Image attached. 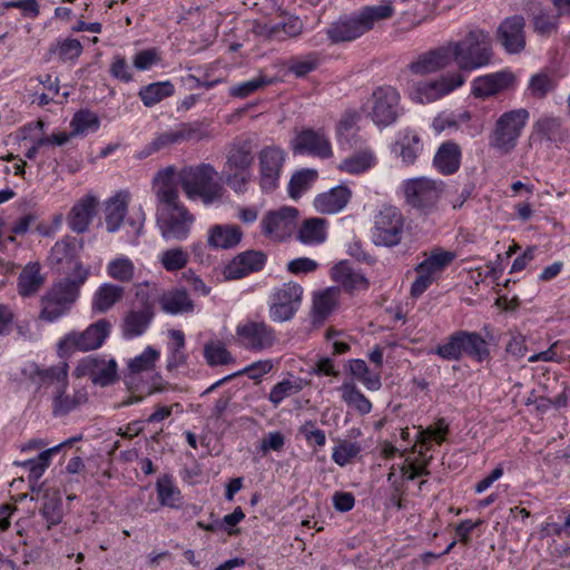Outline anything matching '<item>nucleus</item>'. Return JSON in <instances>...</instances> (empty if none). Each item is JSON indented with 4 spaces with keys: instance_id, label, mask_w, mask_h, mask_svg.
<instances>
[{
    "instance_id": "4c0bfd02",
    "label": "nucleus",
    "mask_w": 570,
    "mask_h": 570,
    "mask_svg": "<svg viewBox=\"0 0 570 570\" xmlns=\"http://www.w3.org/2000/svg\"><path fill=\"white\" fill-rule=\"evenodd\" d=\"M80 439L81 436L70 438L52 448L41 451L38 456L23 461L19 464L29 470L31 478L39 479L46 469L50 465L51 459L55 454H57L61 449L66 446H71L76 441Z\"/></svg>"
},
{
    "instance_id": "393cba45",
    "label": "nucleus",
    "mask_w": 570,
    "mask_h": 570,
    "mask_svg": "<svg viewBox=\"0 0 570 570\" xmlns=\"http://www.w3.org/2000/svg\"><path fill=\"white\" fill-rule=\"evenodd\" d=\"M154 307L146 302L140 308H130L122 318L120 330L122 337L132 340L141 336L154 320Z\"/></svg>"
},
{
    "instance_id": "5701e85b",
    "label": "nucleus",
    "mask_w": 570,
    "mask_h": 570,
    "mask_svg": "<svg viewBox=\"0 0 570 570\" xmlns=\"http://www.w3.org/2000/svg\"><path fill=\"white\" fill-rule=\"evenodd\" d=\"M497 39L508 53H520L525 48V19L521 14L507 17L497 29Z\"/></svg>"
},
{
    "instance_id": "1a4fd4ad",
    "label": "nucleus",
    "mask_w": 570,
    "mask_h": 570,
    "mask_svg": "<svg viewBox=\"0 0 570 570\" xmlns=\"http://www.w3.org/2000/svg\"><path fill=\"white\" fill-rule=\"evenodd\" d=\"M79 295L77 285L70 282H57L41 296L39 320L55 323L67 316Z\"/></svg>"
},
{
    "instance_id": "f704fd0d",
    "label": "nucleus",
    "mask_w": 570,
    "mask_h": 570,
    "mask_svg": "<svg viewBox=\"0 0 570 570\" xmlns=\"http://www.w3.org/2000/svg\"><path fill=\"white\" fill-rule=\"evenodd\" d=\"M68 387L52 390V414L63 416L75 411L87 402V393L83 390H76L72 394L67 393Z\"/></svg>"
},
{
    "instance_id": "e433bc0d",
    "label": "nucleus",
    "mask_w": 570,
    "mask_h": 570,
    "mask_svg": "<svg viewBox=\"0 0 570 570\" xmlns=\"http://www.w3.org/2000/svg\"><path fill=\"white\" fill-rule=\"evenodd\" d=\"M46 282L45 275L41 274L39 263H29L21 271L18 277V293L22 297H31L36 295Z\"/></svg>"
},
{
    "instance_id": "774afa93",
    "label": "nucleus",
    "mask_w": 570,
    "mask_h": 570,
    "mask_svg": "<svg viewBox=\"0 0 570 570\" xmlns=\"http://www.w3.org/2000/svg\"><path fill=\"white\" fill-rule=\"evenodd\" d=\"M110 75L122 82H130L132 80L131 68L126 58L120 55L114 57L110 66Z\"/></svg>"
},
{
    "instance_id": "473e14b6",
    "label": "nucleus",
    "mask_w": 570,
    "mask_h": 570,
    "mask_svg": "<svg viewBox=\"0 0 570 570\" xmlns=\"http://www.w3.org/2000/svg\"><path fill=\"white\" fill-rule=\"evenodd\" d=\"M243 237L237 225H214L208 229L207 244L213 249H229L236 247Z\"/></svg>"
},
{
    "instance_id": "052dcab7",
    "label": "nucleus",
    "mask_w": 570,
    "mask_h": 570,
    "mask_svg": "<svg viewBox=\"0 0 570 570\" xmlns=\"http://www.w3.org/2000/svg\"><path fill=\"white\" fill-rule=\"evenodd\" d=\"M188 258V253L181 247L166 249L159 255V262L167 272H176L185 268Z\"/></svg>"
},
{
    "instance_id": "680f3d73",
    "label": "nucleus",
    "mask_w": 570,
    "mask_h": 570,
    "mask_svg": "<svg viewBox=\"0 0 570 570\" xmlns=\"http://www.w3.org/2000/svg\"><path fill=\"white\" fill-rule=\"evenodd\" d=\"M362 446L357 442L341 441L333 448L332 460L340 466L351 463L361 452Z\"/></svg>"
},
{
    "instance_id": "72a5a7b5",
    "label": "nucleus",
    "mask_w": 570,
    "mask_h": 570,
    "mask_svg": "<svg viewBox=\"0 0 570 570\" xmlns=\"http://www.w3.org/2000/svg\"><path fill=\"white\" fill-rule=\"evenodd\" d=\"M351 190L345 186H336L316 196L314 206L322 214H335L341 212L350 202Z\"/></svg>"
},
{
    "instance_id": "a211bd4d",
    "label": "nucleus",
    "mask_w": 570,
    "mask_h": 570,
    "mask_svg": "<svg viewBox=\"0 0 570 570\" xmlns=\"http://www.w3.org/2000/svg\"><path fill=\"white\" fill-rule=\"evenodd\" d=\"M465 82L461 72H453L433 80H424L414 83L411 96L421 104H430L449 95Z\"/></svg>"
},
{
    "instance_id": "b1692460",
    "label": "nucleus",
    "mask_w": 570,
    "mask_h": 570,
    "mask_svg": "<svg viewBox=\"0 0 570 570\" xmlns=\"http://www.w3.org/2000/svg\"><path fill=\"white\" fill-rule=\"evenodd\" d=\"M451 49L448 43L420 55L409 65L413 75L424 76L446 68L452 62Z\"/></svg>"
},
{
    "instance_id": "9b49d317",
    "label": "nucleus",
    "mask_w": 570,
    "mask_h": 570,
    "mask_svg": "<svg viewBox=\"0 0 570 570\" xmlns=\"http://www.w3.org/2000/svg\"><path fill=\"white\" fill-rule=\"evenodd\" d=\"M405 218L400 208L384 205L374 216L371 230L372 242L376 246L394 247L403 238Z\"/></svg>"
},
{
    "instance_id": "f3484780",
    "label": "nucleus",
    "mask_w": 570,
    "mask_h": 570,
    "mask_svg": "<svg viewBox=\"0 0 570 570\" xmlns=\"http://www.w3.org/2000/svg\"><path fill=\"white\" fill-rule=\"evenodd\" d=\"M287 154L276 145L264 146L257 154L258 183L263 191H274L279 184Z\"/></svg>"
},
{
    "instance_id": "39448f33",
    "label": "nucleus",
    "mask_w": 570,
    "mask_h": 570,
    "mask_svg": "<svg viewBox=\"0 0 570 570\" xmlns=\"http://www.w3.org/2000/svg\"><path fill=\"white\" fill-rule=\"evenodd\" d=\"M452 61L462 71H473L491 63L493 59L492 39L488 31L471 29L463 39L449 41Z\"/></svg>"
},
{
    "instance_id": "f8f14e48",
    "label": "nucleus",
    "mask_w": 570,
    "mask_h": 570,
    "mask_svg": "<svg viewBox=\"0 0 570 570\" xmlns=\"http://www.w3.org/2000/svg\"><path fill=\"white\" fill-rule=\"evenodd\" d=\"M368 116L377 127L393 125L404 112L401 95L392 86L377 87L370 99Z\"/></svg>"
},
{
    "instance_id": "338daca9",
    "label": "nucleus",
    "mask_w": 570,
    "mask_h": 570,
    "mask_svg": "<svg viewBox=\"0 0 570 570\" xmlns=\"http://www.w3.org/2000/svg\"><path fill=\"white\" fill-rule=\"evenodd\" d=\"M274 364L272 360H261L253 362L240 371L233 373L234 377L239 375H247L252 380H259L265 374L269 373Z\"/></svg>"
},
{
    "instance_id": "4d7b16f0",
    "label": "nucleus",
    "mask_w": 570,
    "mask_h": 570,
    "mask_svg": "<svg viewBox=\"0 0 570 570\" xmlns=\"http://www.w3.org/2000/svg\"><path fill=\"white\" fill-rule=\"evenodd\" d=\"M273 82L272 78L259 75L250 80L233 85L229 88L228 94L232 97L244 99Z\"/></svg>"
},
{
    "instance_id": "4be33fe9",
    "label": "nucleus",
    "mask_w": 570,
    "mask_h": 570,
    "mask_svg": "<svg viewBox=\"0 0 570 570\" xmlns=\"http://www.w3.org/2000/svg\"><path fill=\"white\" fill-rule=\"evenodd\" d=\"M298 212L294 207H283L276 212H268L261 222L262 232L273 239H285L296 228Z\"/></svg>"
},
{
    "instance_id": "bb28decb",
    "label": "nucleus",
    "mask_w": 570,
    "mask_h": 570,
    "mask_svg": "<svg viewBox=\"0 0 570 570\" xmlns=\"http://www.w3.org/2000/svg\"><path fill=\"white\" fill-rule=\"evenodd\" d=\"M513 82L514 76L510 71L488 73L472 81V94L478 98H488L510 88Z\"/></svg>"
},
{
    "instance_id": "20e7f679",
    "label": "nucleus",
    "mask_w": 570,
    "mask_h": 570,
    "mask_svg": "<svg viewBox=\"0 0 570 570\" xmlns=\"http://www.w3.org/2000/svg\"><path fill=\"white\" fill-rule=\"evenodd\" d=\"M217 170L210 164L184 167L178 174L183 191L189 200L200 199L205 206L223 200L225 188L217 180Z\"/></svg>"
},
{
    "instance_id": "6e6552de",
    "label": "nucleus",
    "mask_w": 570,
    "mask_h": 570,
    "mask_svg": "<svg viewBox=\"0 0 570 570\" xmlns=\"http://www.w3.org/2000/svg\"><path fill=\"white\" fill-rule=\"evenodd\" d=\"M448 433L449 425L444 419H439L434 425L425 429L419 428L416 444L413 448V452L417 453V458L404 469V475L407 479L413 480L426 473V465L432 459V455H428V452L433 450L434 443L438 445L442 444Z\"/></svg>"
},
{
    "instance_id": "7c9ffc66",
    "label": "nucleus",
    "mask_w": 570,
    "mask_h": 570,
    "mask_svg": "<svg viewBox=\"0 0 570 570\" xmlns=\"http://www.w3.org/2000/svg\"><path fill=\"white\" fill-rule=\"evenodd\" d=\"M129 200L130 193L119 190L106 202L105 223L109 233H115L120 228L128 210Z\"/></svg>"
},
{
    "instance_id": "49530a36",
    "label": "nucleus",
    "mask_w": 570,
    "mask_h": 570,
    "mask_svg": "<svg viewBox=\"0 0 570 570\" xmlns=\"http://www.w3.org/2000/svg\"><path fill=\"white\" fill-rule=\"evenodd\" d=\"M99 117L96 112L88 109L77 111L70 121L72 136H87L96 132L99 129Z\"/></svg>"
},
{
    "instance_id": "13d9d810",
    "label": "nucleus",
    "mask_w": 570,
    "mask_h": 570,
    "mask_svg": "<svg viewBox=\"0 0 570 570\" xmlns=\"http://www.w3.org/2000/svg\"><path fill=\"white\" fill-rule=\"evenodd\" d=\"M204 357L210 366L226 365L234 362V357L220 341H210L204 346Z\"/></svg>"
},
{
    "instance_id": "c85d7f7f",
    "label": "nucleus",
    "mask_w": 570,
    "mask_h": 570,
    "mask_svg": "<svg viewBox=\"0 0 570 570\" xmlns=\"http://www.w3.org/2000/svg\"><path fill=\"white\" fill-rule=\"evenodd\" d=\"M461 160L462 149L460 145L453 140H446L439 146L432 164L438 173L450 176L460 169Z\"/></svg>"
},
{
    "instance_id": "de8ad7c7",
    "label": "nucleus",
    "mask_w": 570,
    "mask_h": 570,
    "mask_svg": "<svg viewBox=\"0 0 570 570\" xmlns=\"http://www.w3.org/2000/svg\"><path fill=\"white\" fill-rule=\"evenodd\" d=\"M325 219L313 217L305 219L298 230V239L303 244H321L326 238Z\"/></svg>"
},
{
    "instance_id": "7ed1b4c3",
    "label": "nucleus",
    "mask_w": 570,
    "mask_h": 570,
    "mask_svg": "<svg viewBox=\"0 0 570 570\" xmlns=\"http://www.w3.org/2000/svg\"><path fill=\"white\" fill-rule=\"evenodd\" d=\"M494 341L492 327L484 325L482 332L455 331L444 343L436 346L434 353L445 361H460L468 356L475 362L490 358V344Z\"/></svg>"
},
{
    "instance_id": "aec40b11",
    "label": "nucleus",
    "mask_w": 570,
    "mask_h": 570,
    "mask_svg": "<svg viewBox=\"0 0 570 570\" xmlns=\"http://www.w3.org/2000/svg\"><path fill=\"white\" fill-rule=\"evenodd\" d=\"M205 137L198 122H181L174 129L158 134L148 142L141 154L147 157L154 153L189 140H200Z\"/></svg>"
},
{
    "instance_id": "e2e57ef3",
    "label": "nucleus",
    "mask_w": 570,
    "mask_h": 570,
    "mask_svg": "<svg viewBox=\"0 0 570 570\" xmlns=\"http://www.w3.org/2000/svg\"><path fill=\"white\" fill-rule=\"evenodd\" d=\"M77 246L69 238L57 242L50 250L49 259L52 264L71 263L76 256Z\"/></svg>"
},
{
    "instance_id": "412c9836",
    "label": "nucleus",
    "mask_w": 570,
    "mask_h": 570,
    "mask_svg": "<svg viewBox=\"0 0 570 570\" xmlns=\"http://www.w3.org/2000/svg\"><path fill=\"white\" fill-rule=\"evenodd\" d=\"M294 154L312 155L320 158L332 156V146L324 129L305 128L292 140Z\"/></svg>"
},
{
    "instance_id": "2eb2a0df",
    "label": "nucleus",
    "mask_w": 570,
    "mask_h": 570,
    "mask_svg": "<svg viewBox=\"0 0 570 570\" xmlns=\"http://www.w3.org/2000/svg\"><path fill=\"white\" fill-rule=\"evenodd\" d=\"M302 295V286L294 282L284 283L275 287L269 295V318L276 323L292 320L301 305Z\"/></svg>"
},
{
    "instance_id": "37998d69",
    "label": "nucleus",
    "mask_w": 570,
    "mask_h": 570,
    "mask_svg": "<svg viewBox=\"0 0 570 570\" xmlns=\"http://www.w3.org/2000/svg\"><path fill=\"white\" fill-rule=\"evenodd\" d=\"M338 390L347 406L354 409L361 415L368 414L372 411L371 401L356 387L354 382L345 381Z\"/></svg>"
},
{
    "instance_id": "2f4dec72",
    "label": "nucleus",
    "mask_w": 570,
    "mask_h": 570,
    "mask_svg": "<svg viewBox=\"0 0 570 570\" xmlns=\"http://www.w3.org/2000/svg\"><path fill=\"white\" fill-rule=\"evenodd\" d=\"M332 278L350 293L365 291L368 287L367 278L346 261L337 263L332 268Z\"/></svg>"
},
{
    "instance_id": "0e129e2a",
    "label": "nucleus",
    "mask_w": 570,
    "mask_h": 570,
    "mask_svg": "<svg viewBox=\"0 0 570 570\" xmlns=\"http://www.w3.org/2000/svg\"><path fill=\"white\" fill-rule=\"evenodd\" d=\"M298 434L302 435L309 446L316 445L323 448L326 443V435L323 430L316 426L312 420L305 421L298 428Z\"/></svg>"
},
{
    "instance_id": "bf43d9fd",
    "label": "nucleus",
    "mask_w": 570,
    "mask_h": 570,
    "mask_svg": "<svg viewBox=\"0 0 570 570\" xmlns=\"http://www.w3.org/2000/svg\"><path fill=\"white\" fill-rule=\"evenodd\" d=\"M302 390L298 380H283L275 384L268 395L269 402L277 407L286 397H289Z\"/></svg>"
},
{
    "instance_id": "79ce46f5",
    "label": "nucleus",
    "mask_w": 570,
    "mask_h": 570,
    "mask_svg": "<svg viewBox=\"0 0 570 570\" xmlns=\"http://www.w3.org/2000/svg\"><path fill=\"white\" fill-rule=\"evenodd\" d=\"M303 28V21L296 16H289L282 22L264 27L266 37L277 41L299 36Z\"/></svg>"
},
{
    "instance_id": "a878e982",
    "label": "nucleus",
    "mask_w": 570,
    "mask_h": 570,
    "mask_svg": "<svg viewBox=\"0 0 570 570\" xmlns=\"http://www.w3.org/2000/svg\"><path fill=\"white\" fill-rule=\"evenodd\" d=\"M266 262L264 253L258 250H245L234 257L225 267L226 279H239L250 273L261 271Z\"/></svg>"
},
{
    "instance_id": "c756f323",
    "label": "nucleus",
    "mask_w": 570,
    "mask_h": 570,
    "mask_svg": "<svg viewBox=\"0 0 570 570\" xmlns=\"http://www.w3.org/2000/svg\"><path fill=\"white\" fill-rule=\"evenodd\" d=\"M423 150V144L417 132L403 129L397 132L392 151L401 158L405 165H413Z\"/></svg>"
},
{
    "instance_id": "603ef678",
    "label": "nucleus",
    "mask_w": 570,
    "mask_h": 570,
    "mask_svg": "<svg viewBox=\"0 0 570 570\" xmlns=\"http://www.w3.org/2000/svg\"><path fill=\"white\" fill-rule=\"evenodd\" d=\"M159 357L158 350L147 346L141 354L128 361V371L131 375L151 372Z\"/></svg>"
},
{
    "instance_id": "c03bdc74",
    "label": "nucleus",
    "mask_w": 570,
    "mask_h": 570,
    "mask_svg": "<svg viewBox=\"0 0 570 570\" xmlns=\"http://www.w3.org/2000/svg\"><path fill=\"white\" fill-rule=\"evenodd\" d=\"M174 91V85L169 80H166L141 87L138 91V97L144 106L153 107L165 98L173 96Z\"/></svg>"
},
{
    "instance_id": "6ab92c4d",
    "label": "nucleus",
    "mask_w": 570,
    "mask_h": 570,
    "mask_svg": "<svg viewBox=\"0 0 570 570\" xmlns=\"http://www.w3.org/2000/svg\"><path fill=\"white\" fill-rule=\"evenodd\" d=\"M236 335L245 348L254 352L268 350L277 341L275 330L265 322L242 323L236 327Z\"/></svg>"
},
{
    "instance_id": "5fc2aeb1",
    "label": "nucleus",
    "mask_w": 570,
    "mask_h": 570,
    "mask_svg": "<svg viewBox=\"0 0 570 570\" xmlns=\"http://www.w3.org/2000/svg\"><path fill=\"white\" fill-rule=\"evenodd\" d=\"M107 274L115 281L128 283L134 278L135 265L127 256H118L107 265Z\"/></svg>"
},
{
    "instance_id": "8fccbe9b",
    "label": "nucleus",
    "mask_w": 570,
    "mask_h": 570,
    "mask_svg": "<svg viewBox=\"0 0 570 570\" xmlns=\"http://www.w3.org/2000/svg\"><path fill=\"white\" fill-rule=\"evenodd\" d=\"M348 370L367 390L379 391L381 389L382 381L380 374L371 372L365 361L360 358L351 360L348 362Z\"/></svg>"
},
{
    "instance_id": "a19ab883",
    "label": "nucleus",
    "mask_w": 570,
    "mask_h": 570,
    "mask_svg": "<svg viewBox=\"0 0 570 570\" xmlns=\"http://www.w3.org/2000/svg\"><path fill=\"white\" fill-rule=\"evenodd\" d=\"M40 386H52L53 390L69 386V365L67 362H59L47 368H38L35 372Z\"/></svg>"
},
{
    "instance_id": "69168bd1",
    "label": "nucleus",
    "mask_w": 570,
    "mask_h": 570,
    "mask_svg": "<svg viewBox=\"0 0 570 570\" xmlns=\"http://www.w3.org/2000/svg\"><path fill=\"white\" fill-rule=\"evenodd\" d=\"M554 86L549 75L540 72L531 77L528 89L533 97L541 99L552 91Z\"/></svg>"
},
{
    "instance_id": "864d4df0",
    "label": "nucleus",
    "mask_w": 570,
    "mask_h": 570,
    "mask_svg": "<svg viewBox=\"0 0 570 570\" xmlns=\"http://www.w3.org/2000/svg\"><path fill=\"white\" fill-rule=\"evenodd\" d=\"M320 56L316 52H308L304 56L292 57L287 61V70L297 78H303L320 66Z\"/></svg>"
},
{
    "instance_id": "ea45409f",
    "label": "nucleus",
    "mask_w": 570,
    "mask_h": 570,
    "mask_svg": "<svg viewBox=\"0 0 570 570\" xmlns=\"http://www.w3.org/2000/svg\"><path fill=\"white\" fill-rule=\"evenodd\" d=\"M124 294V287L111 283H104L94 294L91 308L97 313H106L122 299Z\"/></svg>"
},
{
    "instance_id": "09e8293b",
    "label": "nucleus",
    "mask_w": 570,
    "mask_h": 570,
    "mask_svg": "<svg viewBox=\"0 0 570 570\" xmlns=\"http://www.w3.org/2000/svg\"><path fill=\"white\" fill-rule=\"evenodd\" d=\"M83 47L78 39H57L49 48L50 55H56L59 61L68 62L77 60L82 53Z\"/></svg>"
},
{
    "instance_id": "58836bf2",
    "label": "nucleus",
    "mask_w": 570,
    "mask_h": 570,
    "mask_svg": "<svg viewBox=\"0 0 570 570\" xmlns=\"http://www.w3.org/2000/svg\"><path fill=\"white\" fill-rule=\"evenodd\" d=\"M160 308L171 315L190 313L194 311V302L185 289H174L160 295Z\"/></svg>"
},
{
    "instance_id": "6e6d98bb",
    "label": "nucleus",
    "mask_w": 570,
    "mask_h": 570,
    "mask_svg": "<svg viewBox=\"0 0 570 570\" xmlns=\"http://www.w3.org/2000/svg\"><path fill=\"white\" fill-rule=\"evenodd\" d=\"M317 178L315 169L305 168L296 171L288 184V193L292 198H299L303 193L308 190Z\"/></svg>"
},
{
    "instance_id": "3c124183",
    "label": "nucleus",
    "mask_w": 570,
    "mask_h": 570,
    "mask_svg": "<svg viewBox=\"0 0 570 570\" xmlns=\"http://www.w3.org/2000/svg\"><path fill=\"white\" fill-rule=\"evenodd\" d=\"M341 289L328 287L314 297L313 309L316 317L326 318L337 306Z\"/></svg>"
},
{
    "instance_id": "a18cd8bd",
    "label": "nucleus",
    "mask_w": 570,
    "mask_h": 570,
    "mask_svg": "<svg viewBox=\"0 0 570 570\" xmlns=\"http://www.w3.org/2000/svg\"><path fill=\"white\" fill-rule=\"evenodd\" d=\"M375 163L374 153L370 149H363L345 158L338 168L347 174L358 175L374 167Z\"/></svg>"
},
{
    "instance_id": "0eeeda50",
    "label": "nucleus",
    "mask_w": 570,
    "mask_h": 570,
    "mask_svg": "<svg viewBox=\"0 0 570 570\" xmlns=\"http://www.w3.org/2000/svg\"><path fill=\"white\" fill-rule=\"evenodd\" d=\"M111 324L101 318L90 324L85 331H71L65 334L57 343V352L60 357H66L75 352H89L101 347L109 336Z\"/></svg>"
},
{
    "instance_id": "c9c22d12",
    "label": "nucleus",
    "mask_w": 570,
    "mask_h": 570,
    "mask_svg": "<svg viewBox=\"0 0 570 570\" xmlns=\"http://www.w3.org/2000/svg\"><path fill=\"white\" fill-rule=\"evenodd\" d=\"M561 16L556 11L538 7L530 16L533 32L541 38H550L557 35L560 27Z\"/></svg>"
},
{
    "instance_id": "ddd939ff",
    "label": "nucleus",
    "mask_w": 570,
    "mask_h": 570,
    "mask_svg": "<svg viewBox=\"0 0 570 570\" xmlns=\"http://www.w3.org/2000/svg\"><path fill=\"white\" fill-rule=\"evenodd\" d=\"M456 258V254L441 248L433 249L416 267L417 276L411 285V296L420 297Z\"/></svg>"
},
{
    "instance_id": "cd10ccee",
    "label": "nucleus",
    "mask_w": 570,
    "mask_h": 570,
    "mask_svg": "<svg viewBox=\"0 0 570 570\" xmlns=\"http://www.w3.org/2000/svg\"><path fill=\"white\" fill-rule=\"evenodd\" d=\"M98 199L94 195L81 197L70 209L67 223L78 234L85 233L97 214Z\"/></svg>"
},
{
    "instance_id": "dca6fc26",
    "label": "nucleus",
    "mask_w": 570,
    "mask_h": 570,
    "mask_svg": "<svg viewBox=\"0 0 570 570\" xmlns=\"http://www.w3.org/2000/svg\"><path fill=\"white\" fill-rule=\"evenodd\" d=\"M444 184L428 177L410 178L402 183L405 203L413 208L429 209L439 200Z\"/></svg>"
},
{
    "instance_id": "9d476101",
    "label": "nucleus",
    "mask_w": 570,
    "mask_h": 570,
    "mask_svg": "<svg viewBox=\"0 0 570 570\" xmlns=\"http://www.w3.org/2000/svg\"><path fill=\"white\" fill-rule=\"evenodd\" d=\"M529 120V111L520 108L502 114L490 135V146L507 155L512 151Z\"/></svg>"
},
{
    "instance_id": "4468645a",
    "label": "nucleus",
    "mask_w": 570,
    "mask_h": 570,
    "mask_svg": "<svg viewBox=\"0 0 570 570\" xmlns=\"http://www.w3.org/2000/svg\"><path fill=\"white\" fill-rule=\"evenodd\" d=\"M73 376L88 377L94 385L106 387L115 384L118 376V364L115 358L105 355H88L78 361Z\"/></svg>"
},
{
    "instance_id": "f257e3e1",
    "label": "nucleus",
    "mask_w": 570,
    "mask_h": 570,
    "mask_svg": "<svg viewBox=\"0 0 570 570\" xmlns=\"http://www.w3.org/2000/svg\"><path fill=\"white\" fill-rule=\"evenodd\" d=\"M173 175L174 169L168 167L159 170L155 177L158 181L156 223L166 242H184L189 237L196 217L179 200L176 187L170 184Z\"/></svg>"
},
{
    "instance_id": "423d86ee",
    "label": "nucleus",
    "mask_w": 570,
    "mask_h": 570,
    "mask_svg": "<svg viewBox=\"0 0 570 570\" xmlns=\"http://www.w3.org/2000/svg\"><path fill=\"white\" fill-rule=\"evenodd\" d=\"M255 144L250 138H236L227 149L225 163L226 184L238 194L245 193L252 180Z\"/></svg>"
},
{
    "instance_id": "f03ea898",
    "label": "nucleus",
    "mask_w": 570,
    "mask_h": 570,
    "mask_svg": "<svg viewBox=\"0 0 570 570\" xmlns=\"http://www.w3.org/2000/svg\"><path fill=\"white\" fill-rule=\"evenodd\" d=\"M395 8L390 0L366 4L358 10L340 16L330 23L325 33L334 45L352 42L392 19Z\"/></svg>"
}]
</instances>
